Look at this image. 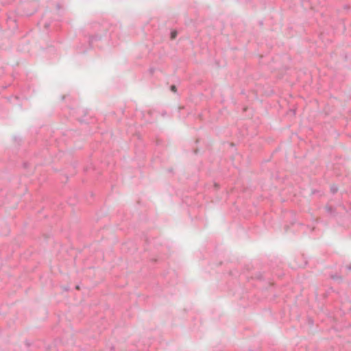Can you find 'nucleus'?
I'll use <instances>...</instances> for the list:
<instances>
[{
	"instance_id": "obj_3",
	"label": "nucleus",
	"mask_w": 351,
	"mask_h": 351,
	"mask_svg": "<svg viewBox=\"0 0 351 351\" xmlns=\"http://www.w3.org/2000/svg\"><path fill=\"white\" fill-rule=\"evenodd\" d=\"M331 189H332V192H333V193H335V192L337 191V188H333V187H332Z\"/></svg>"
},
{
	"instance_id": "obj_2",
	"label": "nucleus",
	"mask_w": 351,
	"mask_h": 351,
	"mask_svg": "<svg viewBox=\"0 0 351 351\" xmlns=\"http://www.w3.org/2000/svg\"><path fill=\"white\" fill-rule=\"evenodd\" d=\"M171 91H173V92L176 93V90H176V86H174V85L171 86Z\"/></svg>"
},
{
	"instance_id": "obj_1",
	"label": "nucleus",
	"mask_w": 351,
	"mask_h": 351,
	"mask_svg": "<svg viewBox=\"0 0 351 351\" xmlns=\"http://www.w3.org/2000/svg\"><path fill=\"white\" fill-rule=\"evenodd\" d=\"M177 35V32L176 31H173L171 33V37L172 39L175 38Z\"/></svg>"
}]
</instances>
